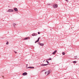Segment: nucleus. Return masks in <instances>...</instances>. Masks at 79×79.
Here are the masks:
<instances>
[{
  "label": "nucleus",
  "instance_id": "20e7f679",
  "mask_svg": "<svg viewBox=\"0 0 79 79\" xmlns=\"http://www.w3.org/2000/svg\"><path fill=\"white\" fill-rule=\"evenodd\" d=\"M40 39V37H39L38 38V40H37L35 42V43H37V42H39V39Z\"/></svg>",
  "mask_w": 79,
  "mask_h": 79
},
{
  "label": "nucleus",
  "instance_id": "4468645a",
  "mask_svg": "<svg viewBox=\"0 0 79 79\" xmlns=\"http://www.w3.org/2000/svg\"><path fill=\"white\" fill-rule=\"evenodd\" d=\"M62 54L63 55H65V53L64 52H62Z\"/></svg>",
  "mask_w": 79,
  "mask_h": 79
},
{
  "label": "nucleus",
  "instance_id": "423d86ee",
  "mask_svg": "<svg viewBox=\"0 0 79 79\" xmlns=\"http://www.w3.org/2000/svg\"><path fill=\"white\" fill-rule=\"evenodd\" d=\"M32 35V36H36L37 35V33H33Z\"/></svg>",
  "mask_w": 79,
  "mask_h": 79
},
{
  "label": "nucleus",
  "instance_id": "a211bd4d",
  "mask_svg": "<svg viewBox=\"0 0 79 79\" xmlns=\"http://www.w3.org/2000/svg\"><path fill=\"white\" fill-rule=\"evenodd\" d=\"M46 61H47V63H49V62H48V60H46Z\"/></svg>",
  "mask_w": 79,
  "mask_h": 79
},
{
  "label": "nucleus",
  "instance_id": "f257e3e1",
  "mask_svg": "<svg viewBox=\"0 0 79 79\" xmlns=\"http://www.w3.org/2000/svg\"><path fill=\"white\" fill-rule=\"evenodd\" d=\"M7 12H13V10L12 9H9L7 11Z\"/></svg>",
  "mask_w": 79,
  "mask_h": 79
},
{
  "label": "nucleus",
  "instance_id": "dca6fc26",
  "mask_svg": "<svg viewBox=\"0 0 79 79\" xmlns=\"http://www.w3.org/2000/svg\"><path fill=\"white\" fill-rule=\"evenodd\" d=\"M28 68L32 69V67H28V68H27V69H28Z\"/></svg>",
  "mask_w": 79,
  "mask_h": 79
},
{
  "label": "nucleus",
  "instance_id": "f3484780",
  "mask_svg": "<svg viewBox=\"0 0 79 79\" xmlns=\"http://www.w3.org/2000/svg\"><path fill=\"white\" fill-rule=\"evenodd\" d=\"M77 62L76 61H74L73 63H76Z\"/></svg>",
  "mask_w": 79,
  "mask_h": 79
},
{
  "label": "nucleus",
  "instance_id": "9b49d317",
  "mask_svg": "<svg viewBox=\"0 0 79 79\" xmlns=\"http://www.w3.org/2000/svg\"><path fill=\"white\" fill-rule=\"evenodd\" d=\"M57 51L56 50H55L54 52H53L52 53V54H53V55H55V53H56V52Z\"/></svg>",
  "mask_w": 79,
  "mask_h": 79
},
{
  "label": "nucleus",
  "instance_id": "4be33fe9",
  "mask_svg": "<svg viewBox=\"0 0 79 79\" xmlns=\"http://www.w3.org/2000/svg\"><path fill=\"white\" fill-rule=\"evenodd\" d=\"M27 65H28L27 64H26V66H27L26 68H27Z\"/></svg>",
  "mask_w": 79,
  "mask_h": 79
},
{
  "label": "nucleus",
  "instance_id": "2eb2a0df",
  "mask_svg": "<svg viewBox=\"0 0 79 79\" xmlns=\"http://www.w3.org/2000/svg\"><path fill=\"white\" fill-rule=\"evenodd\" d=\"M6 45H8L9 44V42H8V41H7V42L6 44Z\"/></svg>",
  "mask_w": 79,
  "mask_h": 79
},
{
  "label": "nucleus",
  "instance_id": "0eeeda50",
  "mask_svg": "<svg viewBox=\"0 0 79 79\" xmlns=\"http://www.w3.org/2000/svg\"><path fill=\"white\" fill-rule=\"evenodd\" d=\"M39 44L42 47H43L44 45V44L43 43H39Z\"/></svg>",
  "mask_w": 79,
  "mask_h": 79
},
{
  "label": "nucleus",
  "instance_id": "393cba45",
  "mask_svg": "<svg viewBox=\"0 0 79 79\" xmlns=\"http://www.w3.org/2000/svg\"><path fill=\"white\" fill-rule=\"evenodd\" d=\"M47 72H45V74H47Z\"/></svg>",
  "mask_w": 79,
  "mask_h": 79
},
{
  "label": "nucleus",
  "instance_id": "ddd939ff",
  "mask_svg": "<svg viewBox=\"0 0 79 79\" xmlns=\"http://www.w3.org/2000/svg\"><path fill=\"white\" fill-rule=\"evenodd\" d=\"M47 60H48V61H49V60H52V58H50L47 59Z\"/></svg>",
  "mask_w": 79,
  "mask_h": 79
},
{
  "label": "nucleus",
  "instance_id": "aec40b11",
  "mask_svg": "<svg viewBox=\"0 0 79 79\" xmlns=\"http://www.w3.org/2000/svg\"><path fill=\"white\" fill-rule=\"evenodd\" d=\"M48 5H50V3H48Z\"/></svg>",
  "mask_w": 79,
  "mask_h": 79
},
{
  "label": "nucleus",
  "instance_id": "412c9836",
  "mask_svg": "<svg viewBox=\"0 0 79 79\" xmlns=\"http://www.w3.org/2000/svg\"><path fill=\"white\" fill-rule=\"evenodd\" d=\"M14 52H15V53H16V54L17 53V52H16L15 51H14Z\"/></svg>",
  "mask_w": 79,
  "mask_h": 79
},
{
  "label": "nucleus",
  "instance_id": "6ab92c4d",
  "mask_svg": "<svg viewBox=\"0 0 79 79\" xmlns=\"http://www.w3.org/2000/svg\"><path fill=\"white\" fill-rule=\"evenodd\" d=\"M75 58L76 59V58H77V56H76L75 57Z\"/></svg>",
  "mask_w": 79,
  "mask_h": 79
},
{
  "label": "nucleus",
  "instance_id": "7ed1b4c3",
  "mask_svg": "<svg viewBox=\"0 0 79 79\" xmlns=\"http://www.w3.org/2000/svg\"><path fill=\"white\" fill-rule=\"evenodd\" d=\"M12 25L14 27V28H15V27H16V26L17 25V24L15 23H13Z\"/></svg>",
  "mask_w": 79,
  "mask_h": 79
},
{
  "label": "nucleus",
  "instance_id": "f03ea898",
  "mask_svg": "<svg viewBox=\"0 0 79 79\" xmlns=\"http://www.w3.org/2000/svg\"><path fill=\"white\" fill-rule=\"evenodd\" d=\"M53 7L54 8H57V7H58V5L56 4H54L53 5Z\"/></svg>",
  "mask_w": 79,
  "mask_h": 79
},
{
  "label": "nucleus",
  "instance_id": "39448f33",
  "mask_svg": "<svg viewBox=\"0 0 79 79\" xmlns=\"http://www.w3.org/2000/svg\"><path fill=\"white\" fill-rule=\"evenodd\" d=\"M27 74V73L26 72H24L23 73V76H26Z\"/></svg>",
  "mask_w": 79,
  "mask_h": 79
},
{
  "label": "nucleus",
  "instance_id": "9d476101",
  "mask_svg": "<svg viewBox=\"0 0 79 79\" xmlns=\"http://www.w3.org/2000/svg\"><path fill=\"white\" fill-rule=\"evenodd\" d=\"M27 39H30V38L29 37H27V38H25L24 40H27Z\"/></svg>",
  "mask_w": 79,
  "mask_h": 79
},
{
  "label": "nucleus",
  "instance_id": "6e6552de",
  "mask_svg": "<svg viewBox=\"0 0 79 79\" xmlns=\"http://www.w3.org/2000/svg\"><path fill=\"white\" fill-rule=\"evenodd\" d=\"M50 73H51V70H49L47 72V76H48V74H50Z\"/></svg>",
  "mask_w": 79,
  "mask_h": 79
},
{
  "label": "nucleus",
  "instance_id": "5701e85b",
  "mask_svg": "<svg viewBox=\"0 0 79 79\" xmlns=\"http://www.w3.org/2000/svg\"><path fill=\"white\" fill-rule=\"evenodd\" d=\"M34 67H32V69H34Z\"/></svg>",
  "mask_w": 79,
  "mask_h": 79
},
{
  "label": "nucleus",
  "instance_id": "b1692460",
  "mask_svg": "<svg viewBox=\"0 0 79 79\" xmlns=\"http://www.w3.org/2000/svg\"><path fill=\"white\" fill-rule=\"evenodd\" d=\"M38 34H40V32H38Z\"/></svg>",
  "mask_w": 79,
  "mask_h": 79
},
{
  "label": "nucleus",
  "instance_id": "f8f14e48",
  "mask_svg": "<svg viewBox=\"0 0 79 79\" xmlns=\"http://www.w3.org/2000/svg\"><path fill=\"white\" fill-rule=\"evenodd\" d=\"M14 10L15 11H18V9H17V8H15L14 9Z\"/></svg>",
  "mask_w": 79,
  "mask_h": 79
},
{
  "label": "nucleus",
  "instance_id": "1a4fd4ad",
  "mask_svg": "<svg viewBox=\"0 0 79 79\" xmlns=\"http://www.w3.org/2000/svg\"><path fill=\"white\" fill-rule=\"evenodd\" d=\"M47 65H48V64H41V66H47Z\"/></svg>",
  "mask_w": 79,
  "mask_h": 79
},
{
  "label": "nucleus",
  "instance_id": "a878e982",
  "mask_svg": "<svg viewBox=\"0 0 79 79\" xmlns=\"http://www.w3.org/2000/svg\"><path fill=\"white\" fill-rule=\"evenodd\" d=\"M65 0V1H67V0Z\"/></svg>",
  "mask_w": 79,
  "mask_h": 79
}]
</instances>
